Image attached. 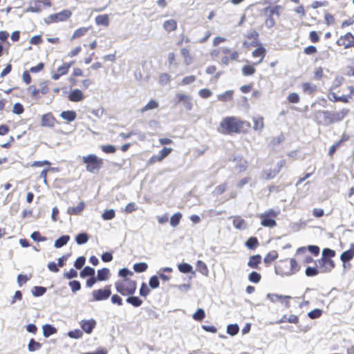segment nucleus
Listing matches in <instances>:
<instances>
[{"mask_svg": "<svg viewBox=\"0 0 354 354\" xmlns=\"http://www.w3.org/2000/svg\"><path fill=\"white\" fill-rule=\"evenodd\" d=\"M250 128V123L241 120L237 117L230 116L224 118L218 128L223 134L246 133Z\"/></svg>", "mask_w": 354, "mask_h": 354, "instance_id": "1", "label": "nucleus"}, {"mask_svg": "<svg viewBox=\"0 0 354 354\" xmlns=\"http://www.w3.org/2000/svg\"><path fill=\"white\" fill-rule=\"evenodd\" d=\"M115 288L118 292L122 295H129L134 293L136 289V283L127 279L115 283Z\"/></svg>", "mask_w": 354, "mask_h": 354, "instance_id": "2", "label": "nucleus"}, {"mask_svg": "<svg viewBox=\"0 0 354 354\" xmlns=\"http://www.w3.org/2000/svg\"><path fill=\"white\" fill-rule=\"evenodd\" d=\"M82 160L86 164V170L91 173H96L102 165V160L95 154L83 156Z\"/></svg>", "mask_w": 354, "mask_h": 354, "instance_id": "3", "label": "nucleus"}, {"mask_svg": "<svg viewBox=\"0 0 354 354\" xmlns=\"http://www.w3.org/2000/svg\"><path fill=\"white\" fill-rule=\"evenodd\" d=\"M72 15L71 11L68 10H62L58 13L49 15L45 19L46 24L57 23L59 21H64L68 19Z\"/></svg>", "mask_w": 354, "mask_h": 354, "instance_id": "4", "label": "nucleus"}, {"mask_svg": "<svg viewBox=\"0 0 354 354\" xmlns=\"http://www.w3.org/2000/svg\"><path fill=\"white\" fill-rule=\"evenodd\" d=\"M284 265L281 268L283 274L290 276L296 273L299 270V266L296 260L291 259L288 262L284 261Z\"/></svg>", "mask_w": 354, "mask_h": 354, "instance_id": "5", "label": "nucleus"}, {"mask_svg": "<svg viewBox=\"0 0 354 354\" xmlns=\"http://www.w3.org/2000/svg\"><path fill=\"white\" fill-rule=\"evenodd\" d=\"M284 165L285 161L283 160H279V162H277L274 169H269L268 170L263 171V172L261 174V177L266 180L273 178L281 171V168Z\"/></svg>", "mask_w": 354, "mask_h": 354, "instance_id": "6", "label": "nucleus"}, {"mask_svg": "<svg viewBox=\"0 0 354 354\" xmlns=\"http://www.w3.org/2000/svg\"><path fill=\"white\" fill-rule=\"evenodd\" d=\"M315 119L319 124L328 126L331 124L330 111H318L315 113Z\"/></svg>", "mask_w": 354, "mask_h": 354, "instance_id": "7", "label": "nucleus"}, {"mask_svg": "<svg viewBox=\"0 0 354 354\" xmlns=\"http://www.w3.org/2000/svg\"><path fill=\"white\" fill-rule=\"evenodd\" d=\"M111 295L110 286H106L104 289L95 290L92 292L94 301H101L108 299Z\"/></svg>", "mask_w": 354, "mask_h": 354, "instance_id": "8", "label": "nucleus"}, {"mask_svg": "<svg viewBox=\"0 0 354 354\" xmlns=\"http://www.w3.org/2000/svg\"><path fill=\"white\" fill-rule=\"evenodd\" d=\"M339 46H344L345 48L354 46V37L351 32H347L344 36L337 40Z\"/></svg>", "mask_w": 354, "mask_h": 354, "instance_id": "9", "label": "nucleus"}, {"mask_svg": "<svg viewBox=\"0 0 354 354\" xmlns=\"http://www.w3.org/2000/svg\"><path fill=\"white\" fill-rule=\"evenodd\" d=\"M176 98L178 103H183V106L188 111L193 108V102L189 95L183 93H177Z\"/></svg>", "mask_w": 354, "mask_h": 354, "instance_id": "10", "label": "nucleus"}, {"mask_svg": "<svg viewBox=\"0 0 354 354\" xmlns=\"http://www.w3.org/2000/svg\"><path fill=\"white\" fill-rule=\"evenodd\" d=\"M319 264L320 272H330L335 266L333 261L326 258H322Z\"/></svg>", "mask_w": 354, "mask_h": 354, "instance_id": "11", "label": "nucleus"}, {"mask_svg": "<svg viewBox=\"0 0 354 354\" xmlns=\"http://www.w3.org/2000/svg\"><path fill=\"white\" fill-rule=\"evenodd\" d=\"M349 113L347 109H342L339 111H330L331 124L342 121Z\"/></svg>", "mask_w": 354, "mask_h": 354, "instance_id": "12", "label": "nucleus"}, {"mask_svg": "<svg viewBox=\"0 0 354 354\" xmlns=\"http://www.w3.org/2000/svg\"><path fill=\"white\" fill-rule=\"evenodd\" d=\"M96 325V322L91 319L89 320H82L80 322V326L82 330H84L86 333H91L93 329V328Z\"/></svg>", "mask_w": 354, "mask_h": 354, "instance_id": "13", "label": "nucleus"}, {"mask_svg": "<svg viewBox=\"0 0 354 354\" xmlns=\"http://www.w3.org/2000/svg\"><path fill=\"white\" fill-rule=\"evenodd\" d=\"M232 223L236 229L243 230L248 227L246 221L241 216H234Z\"/></svg>", "mask_w": 354, "mask_h": 354, "instance_id": "14", "label": "nucleus"}, {"mask_svg": "<svg viewBox=\"0 0 354 354\" xmlns=\"http://www.w3.org/2000/svg\"><path fill=\"white\" fill-rule=\"evenodd\" d=\"M282 7L281 6H276L274 7H266L262 10V15H270L271 16H273L274 15H276L277 16L280 15V10H281Z\"/></svg>", "mask_w": 354, "mask_h": 354, "instance_id": "15", "label": "nucleus"}, {"mask_svg": "<svg viewBox=\"0 0 354 354\" xmlns=\"http://www.w3.org/2000/svg\"><path fill=\"white\" fill-rule=\"evenodd\" d=\"M302 91L308 95H313L317 91V86L311 82H304L301 84Z\"/></svg>", "mask_w": 354, "mask_h": 354, "instance_id": "16", "label": "nucleus"}, {"mask_svg": "<svg viewBox=\"0 0 354 354\" xmlns=\"http://www.w3.org/2000/svg\"><path fill=\"white\" fill-rule=\"evenodd\" d=\"M84 94L80 89H75L68 95L71 102H80L84 99Z\"/></svg>", "mask_w": 354, "mask_h": 354, "instance_id": "17", "label": "nucleus"}, {"mask_svg": "<svg viewBox=\"0 0 354 354\" xmlns=\"http://www.w3.org/2000/svg\"><path fill=\"white\" fill-rule=\"evenodd\" d=\"M55 125V119L51 114H45L41 118V126L53 127Z\"/></svg>", "mask_w": 354, "mask_h": 354, "instance_id": "18", "label": "nucleus"}, {"mask_svg": "<svg viewBox=\"0 0 354 354\" xmlns=\"http://www.w3.org/2000/svg\"><path fill=\"white\" fill-rule=\"evenodd\" d=\"M254 123L253 129L257 131H261L264 127L263 118L261 116L252 118Z\"/></svg>", "mask_w": 354, "mask_h": 354, "instance_id": "19", "label": "nucleus"}, {"mask_svg": "<svg viewBox=\"0 0 354 354\" xmlns=\"http://www.w3.org/2000/svg\"><path fill=\"white\" fill-rule=\"evenodd\" d=\"M353 256H354V245L353 244L351 245V248L349 250L344 252L341 254L340 259L343 262H346V261L351 260L353 258Z\"/></svg>", "mask_w": 354, "mask_h": 354, "instance_id": "20", "label": "nucleus"}, {"mask_svg": "<svg viewBox=\"0 0 354 354\" xmlns=\"http://www.w3.org/2000/svg\"><path fill=\"white\" fill-rule=\"evenodd\" d=\"M266 297H267V299H268L270 301H272L273 303H275L277 301L283 302V299H290V296H286V295L283 296V295H281L272 294V293H268L266 295Z\"/></svg>", "mask_w": 354, "mask_h": 354, "instance_id": "21", "label": "nucleus"}, {"mask_svg": "<svg viewBox=\"0 0 354 354\" xmlns=\"http://www.w3.org/2000/svg\"><path fill=\"white\" fill-rule=\"evenodd\" d=\"M261 218V224L264 227H274L276 225V221L273 218H270L266 214L260 216Z\"/></svg>", "mask_w": 354, "mask_h": 354, "instance_id": "22", "label": "nucleus"}, {"mask_svg": "<svg viewBox=\"0 0 354 354\" xmlns=\"http://www.w3.org/2000/svg\"><path fill=\"white\" fill-rule=\"evenodd\" d=\"M265 53H266V50L263 47H259V48L255 49L252 52V56L254 57H259L260 58V59L257 62L254 63V65H258L259 64H260L262 62V60L263 59V57L265 56Z\"/></svg>", "mask_w": 354, "mask_h": 354, "instance_id": "23", "label": "nucleus"}, {"mask_svg": "<svg viewBox=\"0 0 354 354\" xmlns=\"http://www.w3.org/2000/svg\"><path fill=\"white\" fill-rule=\"evenodd\" d=\"M163 28L167 32L175 30L177 28V23L174 19L167 20L163 24Z\"/></svg>", "mask_w": 354, "mask_h": 354, "instance_id": "24", "label": "nucleus"}, {"mask_svg": "<svg viewBox=\"0 0 354 354\" xmlns=\"http://www.w3.org/2000/svg\"><path fill=\"white\" fill-rule=\"evenodd\" d=\"M84 202H80L79 203V204L77 205V207H68V213L69 214H73V215H77V214H79L81 213V212L84 209Z\"/></svg>", "mask_w": 354, "mask_h": 354, "instance_id": "25", "label": "nucleus"}, {"mask_svg": "<svg viewBox=\"0 0 354 354\" xmlns=\"http://www.w3.org/2000/svg\"><path fill=\"white\" fill-rule=\"evenodd\" d=\"M110 275V271L108 268H102L97 271V279L98 281H106Z\"/></svg>", "mask_w": 354, "mask_h": 354, "instance_id": "26", "label": "nucleus"}, {"mask_svg": "<svg viewBox=\"0 0 354 354\" xmlns=\"http://www.w3.org/2000/svg\"><path fill=\"white\" fill-rule=\"evenodd\" d=\"M95 22L97 25L108 26L109 24V18L108 15H101L95 17Z\"/></svg>", "mask_w": 354, "mask_h": 354, "instance_id": "27", "label": "nucleus"}, {"mask_svg": "<svg viewBox=\"0 0 354 354\" xmlns=\"http://www.w3.org/2000/svg\"><path fill=\"white\" fill-rule=\"evenodd\" d=\"M60 116L62 119L68 122L73 121L76 118V113L73 111H66L62 112Z\"/></svg>", "mask_w": 354, "mask_h": 354, "instance_id": "28", "label": "nucleus"}, {"mask_svg": "<svg viewBox=\"0 0 354 354\" xmlns=\"http://www.w3.org/2000/svg\"><path fill=\"white\" fill-rule=\"evenodd\" d=\"M42 329L43 335L45 337H48L50 335L55 334L57 332V329L50 324L44 325Z\"/></svg>", "mask_w": 354, "mask_h": 354, "instance_id": "29", "label": "nucleus"}, {"mask_svg": "<svg viewBox=\"0 0 354 354\" xmlns=\"http://www.w3.org/2000/svg\"><path fill=\"white\" fill-rule=\"evenodd\" d=\"M196 269L198 272H200L202 274L205 276L208 275V268L207 267V265L202 261L198 260L196 262Z\"/></svg>", "mask_w": 354, "mask_h": 354, "instance_id": "30", "label": "nucleus"}, {"mask_svg": "<svg viewBox=\"0 0 354 354\" xmlns=\"http://www.w3.org/2000/svg\"><path fill=\"white\" fill-rule=\"evenodd\" d=\"M298 321H299L298 317L295 315H284L278 322L283 323V322H287L289 323L297 324L298 322Z\"/></svg>", "mask_w": 354, "mask_h": 354, "instance_id": "31", "label": "nucleus"}, {"mask_svg": "<svg viewBox=\"0 0 354 354\" xmlns=\"http://www.w3.org/2000/svg\"><path fill=\"white\" fill-rule=\"evenodd\" d=\"M181 55L184 58V63L188 66L192 62V57L190 55L189 50L185 48H182L180 50Z\"/></svg>", "mask_w": 354, "mask_h": 354, "instance_id": "32", "label": "nucleus"}, {"mask_svg": "<svg viewBox=\"0 0 354 354\" xmlns=\"http://www.w3.org/2000/svg\"><path fill=\"white\" fill-rule=\"evenodd\" d=\"M69 239H70V236L68 235L62 236L61 237H59L58 239H57L55 241L54 246L56 248H59L62 247L63 245H66L68 241H69Z\"/></svg>", "mask_w": 354, "mask_h": 354, "instance_id": "33", "label": "nucleus"}, {"mask_svg": "<svg viewBox=\"0 0 354 354\" xmlns=\"http://www.w3.org/2000/svg\"><path fill=\"white\" fill-rule=\"evenodd\" d=\"M261 257L260 255H254L250 258L249 261L248 263V266L252 268H257L258 265L261 262Z\"/></svg>", "mask_w": 354, "mask_h": 354, "instance_id": "34", "label": "nucleus"}, {"mask_svg": "<svg viewBox=\"0 0 354 354\" xmlns=\"http://www.w3.org/2000/svg\"><path fill=\"white\" fill-rule=\"evenodd\" d=\"M233 97V91L231 90L227 91L222 94H219L217 95V98L218 100L222 102H227L228 100H232Z\"/></svg>", "mask_w": 354, "mask_h": 354, "instance_id": "35", "label": "nucleus"}, {"mask_svg": "<svg viewBox=\"0 0 354 354\" xmlns=\"http://www.w3.org/2000/svg\"><path fill=\"white\" fill-rule=\"evenodd\" d=\"M158 107V102H157L154 100H151L145 106H143L141 109L140 111L142 113H144L145 111L152 110V109H156Z\"/></svg>", "mask_w": 354, "mask_h": 354, "instance_id": "36", "label": "nucleus"}, {"mask_svg": "<svg viewBox=\"0 0 354 354\" xmlns=\"http://www.w3.org/2000/svg\"><path fill=\"white\" fill-rule=\"evenodd\" d=\"M254 66L255 65H254V64L253 65L247 64V65L243 66L242 68L243 75L245 76L253 75L256 71Z\"/></svg>", "mask_w": 354, "mask_h": 354, "instance_id": "37", "label": "nucleus"}, {"mask_svg": "<svg viewBox=\"0 0 354 354\" xmlns=\"http://www.w3.org/2000/svg\"><path fill=\"white\" fill-rule=\"evenodd\" d=\"M41 344L36 342L34 339H31L28 345V349L30 352H33L40 349Z\"/></svg>", "mask_w": 354, "mask_h": 354, "instance_id": "38", "label": "nucleus"}, {"mask_svg": "<svg viewBox=\"0 0 354 354\" xmlns=\"http://www.w3.org/2000/svg\"><path fill=\"white\" fill-rule=\"evenodd\" d=\"M73 64V62H69V63H64V64H63L62 66H61L60 67H59L57 68V72L61 75H64L67 74V73L68 72L69 68H71V66H72Z\"/></svg>", "mask_w": 354, "mask_h": 354, "instance_id": "39", "label": "nucleus"}, {"mask_svg": "<svg viewBox=\"0 0 354 354\" xmlns=\"http://www.w3.org/2000/svg\"><path fill=\"white\" fill-rule=\"evenodd\" d=\"M170 82V75L168 73H162L160 74L158 82L160 84L165 86Z\"/></svg>", "mask_w": 354, "mask_h": 354, "instance_id": "40", "label": "nucleus"}, {"mask_svg": "<svg viewBox=\"0 0 354 354\" xmlns=\"http://www.w3.org/2000/svg\"><path fill=\"white\" fill-rule=\"evenodd\" d=\"M278 257V254L276 251L273 250L269 252L264 258L265 263H270L272 261Z\"/></svg>", "mask_w": 354, "mask_h": 354, "instance_id": "41", "label": "nucleus"}, {"mask_svg": "<svg viewBox=\"0 0 354 354\" xmlns=\"http://www.w3.org/2000/svg\"><path fill=\"white\" fill-rule=\"evenodd\" d=\"M88 30V28L82 27L77 29L73 34L71 39H75L84 35Z\"/></svg>", "mask_w": 354, "mask_h": 354, "instance_id": "42", "label": "nucleus"}, {"mask_svg": "<svg viewBox=\"0 0 354 354\" xmlns=\"http://www.w3.org/2000/svg\"><path fill=\"white\" fill-rule=\"evenodd\" d=\"M127 302L135 307H138L142 304V301L138 297H129L127 299Z\"/></svg>", "mask_w": 354, "mask_h": 354, "instance_id": "43", "label": "nucleus"}, {"mask_svg": "<svg viewBox=\"0 0 354 354\" xmlns=\"http://www.w3.org/2000/svg\"><path fill=\"white\" fill-rule=\"evenodd\" d=\"M95 274V270L89 266L85 267L82 272H80V276L82 277H86L87 276H94Z\"/></svg>", "mask_w": 354, "mask_h": 354, "instance_id": "44", "label": "nucleus"}, {"mask_svg": "<svg viewBox=\"0 0 354 354\" xmlns=\"http://www.w3.org/2000/svg\"><path fill=\"white\" fill-rule=\"evenodd\" d=\"M148 265L146 263L141 262L134 264L133 269L136 272H142L147 270Z\"/></svg>", "mask_w": 354, "mask_h": 354, "instance_id": "45", "label": "nucleus"}, {"mask_svg": "<svg viewBox=\"0 0 354 354\" xmlns=\"http://www.w3.org/2000/svg\"><path fill=\"white\" fill-rule=\"evenodd\" d=\"M115 216V212L114 209H110L109 210H106L102 215V217L105 221H109L113 219Z\"/></svg>", "mask_w": 354, "mask_h": 354, "instance_id": "46", "label": "nucleus"}, {"mask_svg": "<svg viewBox=\"0 0 354 354\" xmlns=\"http://www.w3.org/2000/svg\"><path fill=\"white\" fill-rule=\"evenodd\" d=\"M228 187L227 183H224L223 184H221L214 189L213 194L216 196L220 195L223 194Z\"/></svg>", "mask_w": 354, "mask_h": 354, "instance_id": "47", "label": "nucleus"}, {"mask_svg": "<svg viewBox=\"0 0 354 354\" xmlns=\"http://www.w3.org/2000/svg\"><path fill=\"white\" fill-rule=\"evenodd\" d=\"M180 272L183 273H188L192 271V266L189 263H181L178 266Z\"/></svg>", "mask_w": 354, "mask_h": 354, "instance_id": "48", "label": "nucleus"}, {"mask_svg": "<svg viewBox=\"0 0 354 354\" xmlns=\"http://www.w3.org/2000/svg\"><path fill=\"white\" fill-rule=\"evenodd\" d=\"M182 217V214L180 213H176L174 214L170 218V224L173 227L177 226L179 223L180 220Z\"/></svg>", "mask_w": 354, "mask_h": 354, "instance_id": "49", "label": "nucleus"}, {"mask_svg": "<svg viewBox=\"0 0 354 354\" xmlns=\"http://www.w3.org/2000/svg\"><path fill=\"white\" fill-rule=\"evenodd\" d=\"M46 291V289L41 286H35L32 290V293L35 297L43 295Z\"/></svg>", "mask_w": 354, "mask_h": 354, "instance_id": "50", "label": "nucleus"}, {"mask_svg": "<svg viewBox=\"0 0 354 354\" xmlns=\"http://www.w3.org/2000/svg\"><path fill=\"white\" fill-rule=\"evenodd\" d=\"M88 235L86 233H80L76 236V242L79 245L86 243L88 241Z\"/></svg>", "mask_w": 354, "mask_h": 354, "instance_id": "51", "label": "nucleus"}, {"mask_svg": "<svg viewBox=\"0 0 354 354\" xmlns=\"http://www.w3.org/2000/svg\"><path fill=\"white\" fill-rule=\"evenodd\" d=\"M239 326L237 324H230L227 327V333L231 335H235L239 333Z\"/></svg>", "mask_w": 354, "mask_h": 354, "instance_id": "52", "label": "nucleus"}, {"mask_svg": "<svg viewBox=\"0 0 354 354\" xmlns=\"http://www.w3.org/2000/svg\"><path fill=\"white\" fill-rule=\"evenodd\" d=\"M245 245L250 248L253 249L258 245V240L255 237H250L245 243Z\"/></svg>", "mask_w": 354, "mask_h": 354, "instance_id": "53", "label": "nucleus"}, {"mask_svg": "<svg viewBox=\"0 0 354 354\" xmlns=\"http://www.w3.org/2000/svg\"><path fill=\"white\" fill-rule=\"evenodd\" d=\"M205 316V311L203 308H198L197 311L193 315V318L196 321L202 320Z\"/></svg>", "mask_w": 354, "mask_h": 354, "instance_id": "54", "label": "nucleus"}, {"mask_svg": "<svg viewBox=\"0 0 354 354\" xmlns=\"http://www.w3.org/2000/svg\"><path fill=\"white\" fill-rule=\"evenodd\" d=\"M288 100L290 103L297 104L300 100V97L297 93H291L287 97Z\"/></svg>", "mask_w": 354, "mask_h": 354, "instance_id": "55", "label": "nucleus"}, {"mask_svg": "<svg viewBox=\"0 0 354 354\" xmlns=\"http://www.w3.org/2000/svg\"><path fill=\"white\" fill-rule=\"evenodd\" d=\"M264 16H267L268 19L265 21V26L268 28H272L275 24V20L273 18V16H271L270 15H263Z\"/></svg>", "mask_w": 354, "mask_h": 354, "instance_id": "56", "label": "nucleus"}, {"mask_svg": "<svg viewBox=\"0 0 354 354\" xmlns=\"http://www.w3.org/2000/svg\"><path fill=\"white\" fill-rule=\"evenodd\" d=\"M69 286L73 292H76L81 289V284L78 281H71L69 282Z\"/></svg>", "mask_w": 354, "mask_h": 354, "instance_id": "57", "label": "nucleus"}, {"mask_svg": "<svg viewBox=\"0 0 354 354\" xmlns=\"http://www.w3.org/2000/svg\"><path fill=\"white\" fill-rule=\"evenodd\" d=\"M172 149L170 147H164L159 153V156L161 160L166 158L171 152Z\"/></svg>", "mask_w": 354, "mask_h": 354, "instance_id": "58", "label": "nucleus"}, {"mask_svg": "<svg viewBox=\"0 0 354 354\" xmlns=\"http://www.w3.org/2000/svg\"><path fill=\"white\" fill-rule=\"evenodd\" d=\"M102 150L106 153H113L116 151V148L113 145H102L101 147Z\"/></svg>", "mask_w": 354, "mask_h": 354, "instance_id": "59", "label": "nucleus"}, {"mask_svg": "<svg viewBox=\"0 0 354 354\" xmlns=\"http://www.w3.org/2000/svg\"><path fill=\"white\" fill-rule=\"evenodd\" d=\"M212 94V92L208 88H202L198 91V95L202 98H208Z\"/></svg>", "mask_w": 354, "mask_h": 354, "instance_id": "60", "label": "nucleus"}, {"mask_svg": "<svg viewBox=\"0 0 354 354\" xmlns=\"http://www.w3.org/2000/svg\"><path fill=\"white\" fill-rule=\"evenodd\" d=\"M149 286L151 288H157L159 286V280L157 276H152L149 279Z\"/></svg>", "mask_w": 354, "mask_h": 354, "instance_id": "61", "label": "nucleus"}, {"mask_svg": "<svg viewBox=\"0 0 354 354\" xmlns=\"http://www.w3.org/2000/svg\"><path fill=\"white\" fill-rule=\"evenodd\" d=\"M196 77L194 75H189L185 77L182 81L181 84L182 85H187L193 83L196 80Z\"/></svg>", "mask_w": 354, "mask_h": 354, "instance_id": "62", "label": "nucleus"}, {"mask_svg": "<svg viewBox=\"0 0 354 354\" xmlns=\"http://www.w3.org/2000/svg\"><path fill=\"white\" fill-rule=\"evenodd\" d=\"M261 279V275L256 272H252L249 275V280L253 283H258Z\"/></svg>", "mask_w": 354, "mask_h": 354, "instance_id": "63", "label": "nucleus"}, {"mask_svg": "<svg viewBox=\"0 0 354 354\" xmlns=\"http://www.w3.org/2000/svg\"><path fill=\"white\" fill-rule=\"evenodd\" d=\"M322 311L320 309H315L310 311L308 315L311 319H316L321 316Z\"/></svg>", "mask_w": 354, "mask_h": 354, "instance_id": "64", "label": "nucleus"}]
</instances>
